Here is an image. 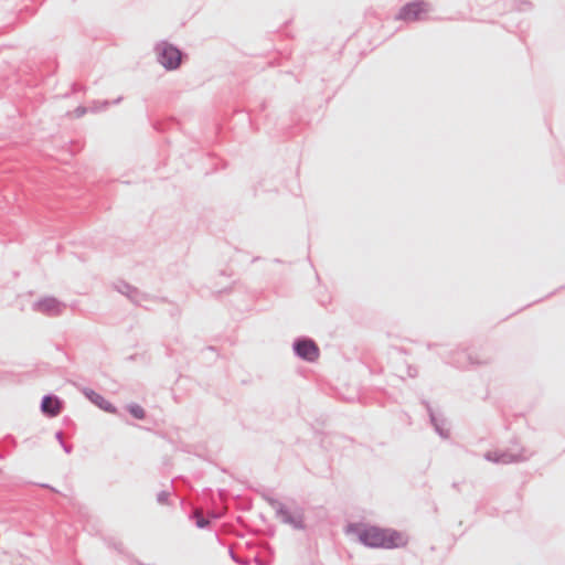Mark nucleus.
I'll return each mask as SVG.
<instances>
[{
  "instance_id": "nucleus-1",
  "label": "nucleus",
  "mask_w": 565,
  "mask_h": 565,
  "mask_svg": "<svg viewBox=\"0 0 565 565\" xmlns=\"http://www.w3.org/2000/svg\"><path fill=\"white\" fill-rule=\"evenodd\" d=\"M348 532L356 534L362 544L372 548H398L407 544V537L403 533L391 529L351 524Z\"/></svg>"
},
{
  "instance_id": "nucleus-2",
  "label": "nucleus",
  "mask_w": 565,
  "mask_h": 565,
  "mask_svg": "<svg viewBox=\"0 0 565 565\" xmlns=\"http://www.w3.org/2000/svg\"><path fill=\"white\" fill-rule=\"evenodd\" d=\"M154 53L158 63L162 65L166 71L178 70L185 57V54L178 46L168 41L158 42L154 45Z\"/></svg>"
},
{
  "instance_id": "nucleus-3",
  "label": "nucleus",
  "mask_w": 565,
  "mask_h": 565,
  "mask_svg": "<svg viewBox=\"0 0 565 565\" xmlns=\"http://www.w3.org/2000/svg\"><path fill=\"white\" fill-rule=\"evenodd\" d=\"M294 354L306 362L312 363L319 359L320 349L313 339L301 335L292 342Z\"/></svg>"
},
{
  "instance_id": "nucleus-4",
  "label": "nucleus",
  "mask_w": 565,
  "mask_h": 565,
  "mask_svg": "<svg viewBox=\"0 0 565 565\" xmlns=\"http://www.w3.org/2000/svg\"><path fill=\"white\" fill-rule=\"evenodd\" d=\"M425 6L426 3L422 0L407 2L399 9L396 19L407 22L418 21L420 20L422 14L426 12Z\"/></svg>"
},
{
  "instance_id": "nucleus-5",
  "label": "nucleus",
  "mask_w": 565,
  "mask_h": 565,
  "mask_svg": "<svg viewBox=\"0 0 565 565\" xmlns=\"http://www.w3.org/2000/svg\"><path fill=\"white\" fill-rule=\"evenodd\" d=\"M32 308L34 311L46 316H58L65 308V305L55 297H44L35 301Z\"/></svg>"
},
{
  "instance_id": "nucleus-6",
  "label": "nucleus",
  "mask_w": 565,
  "mask_h": 565,
  "mask_svg": "<svg viewBox=\"0 0 565 565\" xmlns=\"http://www.w3.org/2000/svg\"><path fill=\"white\" fill-rule=\"evenodd\" d=\"M448 363L455 365L456 367H467L470 365H481L488 363V359L480 360L477 356H473L471 353H469L466 350H459L448 358Z\"/></svg>"
},
{
  "instance_id": "nucleus-7",
  "label": "nucleus",
  "mask_w": 565,
  "mask_h": 565,
  "mask_svg": "<svg viewBox=\"0 0 565 565\" xmlns=\"http://www.w3.org/2000/svg\"><path fill=\"white\" fill-rule=\"evenodd\" d=\"M114 286L118 292L125 295L131 302L138 306L147 298L145 294L124 280L116 282Z\"/></svg>"
},
{
  "instance_id": "nucleus-8",
  "label": "nucleus",
  "mask_w": 565,
  "mask_h": 565,
  "mask_svg": "<svg viewBox=\"0 0 565 565\" xmlns=\"http://www.w3.org/2000/svg\"><path fill=\"white\" fill-rule=\"evenodd\" d=\"M41 409L49 416H55L61 411V402L54 396H45L42 401Z\"/></svg>"
},
{
  "instance_id": "nucleus-9",
  "label": "nucleus",
  "mask_w": 565,
  "mask_h": 565,
  "mask_svg": "<svg viewBox=\"0 0 565 565\" xmlns=\"http://www.w3.org/2000/svg\"><path fill=\"white\" fill-rule=\"evenodd\" d=\"M88 398L97 406H99L102 409L107 412H114L111 403L102 397L97 391H90L88 394Z\"/></svg>"
},
{
  "instance_id": "nucleus-10",
  "label": "nucleus",
  "mask_w": 565,
  "mask_h": 565,
  "mask_svg": "<svg viewBox=\"0 0 565 565\" xmlns=\"http://www.w3.org/2000/svg\"><path fill=\"white\" fill-rule=\"evenodd\" d=\"M122 97H118L117 99L113 100L111 104H119L121 102ZM110 105L109 100H103V102H95L93 106H90V111L97 113L107 109V107Z\"/></svg>"
},
{
  "instance_id": "nucleus-11",
  "label": "nucleus",
  "mask_w": 565,
  "mask_h": 565,
  "mask_svg": "<svg viewBox=\"0 0 565 565\" xmlns=\"http://www.w3.org/2000/svg\"><path fill=\"white\" fill-rule=\"evenodd\" d=\"M194 516H195V520H196V525L199 527H204V526H206L209 524V521L203 518L201 510H196L194 512Z\"/></svg>"
},
{
  "instance_id": "nucleus-12",
  "label": "nucleus",
  "mask_w": 565,
  "mask_h": 565,
  "mask_svg": "<svg viewBox=\"0 0 565 565\" xmlns=\"http://www.w3.org/2000/svg\"><path fill=\"white\" fill-rule=\"evenodd\" d=\"M130 413L134 417L136 418H143L145 417V411L142 407L138 406V405H135V406H131L130 407Z\"/></svg>"
},
{
  "instance_id": "nucleus-13",
  "label": "nucleus",
  "mask_w": 565,
  "mask_h": 565,
  "mask_svg": "<svg viewBox=\"0 0 565 565\" xmlns=\"http://www.w3.org/2000/svg\"><path fill=\"white\" fill-rule=\"evenodd\" d=\"M87 110H88V109H87L86 107H84V106H78V107L74 110V113H75V116H76L77 118H79V117L84 116V115L87 113Z\"/></svg>"
},
{
  "instance_id": "nucleus-14",
  "label": "nucleus",
  "mask_w": 565,
  "mask_h": 565,
  "mask_svg": "<svg viewBox=\"0 0 565 565\" xmlns=\"http://www.w3.org/2000/svg\"><path fill=\"white\" fill-rule=\"evenodd\" d=\"M407 375L409 377H415L417 375V369L415 366L407 367Z\"/></svg>"
},
{
  "instance_id": "nucleus-15",
  "label": "nucleus",
  "mask_w": 565,
  "mask_h": 565,
  "mask_svg": "<svg viewBox=\"0 0 565 565\" xmlns=\"http://www.w3.org/2000/svg\"><path fill=\"white\" fill-rule=\"evenodd\" d=\"M530 7H531V3L529 1L522 0L521 3H520V8L519 9L520 10H525V9H527Z\"/></svg>"
},
{
  "instance_id": "nucleus-16",
  "label": "nucleus",
  "mask_w": 565,
  "mask_h": 565,
  "mask_svg": "<svg viewBox=\"0 0 565 565\" xmlns=\"http://www.w3.org/2000/svg\"><path fill=\"white\" fill-rule=\"evenodd\" d=\"M81 89H83V87H82L81 85H78V84H76V83H74V84H73V90H74V92H78V90H81Z\"/></svg>"
},
{
  "instance_id": "nucleus-17",
  "label": "nucleus",
  "mask_w": 565,
  "mask_h": 565,
  "mask_svg": "<svg viewBox=\"0 0 565 565\" xmlns=\"http://www.w3.org/2000/svg\"><path fill=\"white\" fill-rule=\"evenodd\" d=\"M279 514H281V516L284 518L285 521H289V516L287 515L286 512L280 511Z\"/></svg>"
}]
</instances>
